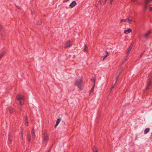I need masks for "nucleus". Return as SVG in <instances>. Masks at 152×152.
Returning a JSON list of instances; mask_svg holds the SVG:
<instances>
[{
  "label": "nucleus",
  "mask_w": 152,
  "mask_h": 152,
  "mask_svg": "<svg viewBox=\"0 0 152 152\" xmlns=\"http://www.w3.org/2000/svg\"><path fill=\"white\" fill-rule=\"evenodd\" d=\"M17 99L20 101V104L22 105L24 104V97L23 95L21 94H18L16 96Z\"/></svg>",
  "instance_id": "nucleus-1"
},
{
  "label": "nucleus",
  "mask_w": 152,
  "mask_h": 152,
  "mask_svg": "<svg viewBox=\"0 0 152 152\" xmlns=\"http://www.w3.org/2000/svg\"><path fill=\"white\" fill-rule=\"evenodd\" d=\"M82 83L83 80L81 79L77 80L75 82V85L77 86L78 88L80 90L82 89Z\"/></svg>",
  "instance_id": "nucleus-2"
},
{
  "label": "nucleus",
  "mask_w": 152,
  "mask_h": 152,
  "mask_svg": "<svg viewBox=\"0 0 152 152\" xmlns=\"http://www.w3.org/2000/svg\"><path fill=\"white\" fill-rule=\"evenodd\" d=\"M43 143L46 144L47 141L48 140V136L47 134L46 133H45L43 134Z\"/></svg>",
  "instance_id": "nucleus-3"
},
{
  "label": "nucleus",
  "mask_w": 152,
  "mask_h": 152,
  "mask_svg": "<svg viewBox=\"0 0 152 152\" xmlns=\"http://www.w3.org/2000/svg\"><path fill=\"white\" fill-rule=\"evenodd\" d=\"M152 0H145V5L144 7V11L147 10V6L148 4Z\"/></svg>",
  "instance_id": "nucleus-4"
},
{
  "label": "nucleus",
  "mask_w": 152,
  "mask_h": 152,
  "mask_svg": "<svg viewBox=\"0 0 152 152\" xmlns=\"http://www.w3.org/2000/svg\"><path fill=\"white\" fill-rule=\"evenodd\" d=\"M92 80H93L94 82V85L93 86V87L91 89V90L90 92V93H89V95H91V94H93V92L94 91V86H95V79L94 78H93V79H92Z\"/></svg>",
  "instance_id": "nucleus-5"
},
{
  "label": "nucleus",
  "mask_w": 152,
  "mask_h": 152,
  "mask_svg": "<svg viewBox=\"0 0 152 152\" xmlns=\"http://www.w3.org/2000/svg\"><path fill=\"white\" fill-rule=\"evenodd\" d=\"M72 45V43L70 41L66 43L65 47L68 48L70 47Z\"/></svg>",
  "instance_id": "nucleus-6"
},
{
  "label": "nucleus",
  "mask_w": 152,
  "mask_h": 152,
  "mask_svg": "<svg viewBox=\"0 0 152 152\" xmlns=\"http://www.w3.org/2000/svg\"><path fill=\"white\" fill-rule=\"evenodd\" d=\"M76 4V3L75 1H73L70 4V6L72 8L75 6Z\"/></svg>",
  "instance_id": "nucleus-7"
},
{
  "label": "nucleus",
  "mask_w": 152,
  "mask_h": 152,
  "mask_svg": "<svg viewBox=\"0 0 152 152\" xmlns=\"http://www.w3.org/2000/svg\"><path fill=\"white\" fill-rule=\"evenodd\" d=\"M132 31V30L131 28H129L127 30L124 31V33L126 34H128Z\"/></svg>",
  "instance_id": "nucleus-8"
},
{
  "label": "nucleus",
  "mask_w": 152,
  "mask_h": 152,
  "mask_svg": "<svg viewBox=\"0 0 152 152\" xmlns=\"http://www.w3.org/2000/svg\"><path fill=\"white\" fill-rule=\"evenodd\" d=\"M61 120V118H59L57 119L56 122V124L55 126V127L57 126L58 125V124L59 123Z\"/></svg>",
  "instance_id": "nucleus-9"
},
{
  "label": "nucleus",
  "mask_w": 152,
  "mask_h": 152,
  "mask_svg": "<svg viewBox=\"0 0 152 152\" xmlns=\"http://www.w3.org/2000/svg\"><path fill=\"white\" fill-rule=\"evenodd\" d=\"M83 51L86 52H88V46L87 45H85V48L83 49Z\"/></svg>",
  "instance_id": "nucleus-10"
},
{
  "label": "nucleus",
  "mask_w": 152,
  "mask_h": 152,
  "mask_svg": "<svg viewBox=\"0 0 152 152\" xmlns=\"http://www.w3.org/2000/svg\"><path fill=\"white\" fill-rule=\"evenodd\" d=\"M8 110L9 111L10 114H12L13 113V111L12 108L11 107H9L8 108Z\"/></svg>",
  "instance_id": "nucleus-11"
},
{
  "label": "nucleus",
  "mask_w": 152,
  "mask_h": 152,
  "mask_svg": "<svg viewBox=\"0 0 152 152\" xmlns=\"http://www.w3.org/2000/svg\"><path fill=\"white\" fill-rule=\"evenodd\" d=\"M150 129L148 128L146 129L144 131V133L145 134H147L149 131Z\"/></svg>",
  "instance_id": "nucleus-12"
},
{
  "label": "nucleus",
  "mask_w": 152,
  "mask_h": 152,
  "mask_svg": "<svg viewBox=\"0 0 152 152\" xmlns=\"http://www.w3.org/2000/svg\"><path fill=\"white\" fill-rule=\"evenodd\" d=\"M32 132V137H33V138L34 139L35 137V133L34 132V129L33 128L31 130Z\"/></svg>",
  "instance_id": "nucleus-13"
},
{
  "label": "nucleus",
  "mask_w": 152,
  "mask_h": 152,
  "mask_svg": "<svg viewBox=\"0 0 152 152\" xmlns=\"http://www.w3.org/2000/svg\"><path fill=\"white\" fill-rule=\"evenodd\" d=\"M27 137H28V141L29 142H30L31 140V135L29 134H28V135H27Z\"/></svg>",
  "instance_id": "nucleus-14"
},
{
  "label": "nucleus",
  "mask_w": 152,
  "mask_h": 152,
  "mask_svg": "<svg viewBox=\"0 0 152 152\" xmlns=\"http://www.w3.org/2000/svg\"><path fill=\"white\" fill-rule=\"evenodd\" d=\"M127 21L128 22V23H131V22L132 21V19H130L129 18H127Z\"/></svg>",
  "instance_id": "nucleus-15"
},
{
  "label": "nucleus",
  "mask_w": 152,
  "mask_h": 152,
  "mask_svg": "<svg viewBox=\"0 0 152 152\" xmlns=\"http://www.w3.org/2000/svg\"><path fill=\"white\" fill-rule=\"evenodd\" d=\"M93 151L94 152H98L97 148L95 146H94V147Z\"/></svg>",
  "instance_id": "nucleus-16"
},
{
  "label": "nucleus",
  "mask_w": 152,
  "mask_h": 152,
  "mask_svg": "<svg viewBox=\"0 0 152 152\" xmlns=\"http://www.w3.org/2000/svg\"><path fill=\"white\" fill-rule=\"evenodd\" d=\"M127 21V18L125 19H122L121 20V22H125Z\"/></svg>",
  "instance_id": "nucleus-17"
},
{
  "label": "nucleus",
  "mask_w": 152,
  "mask_h": 152,
  "mask_svg": "<svg viewBox=\"0 0 152 152\" xmlns=\"http://www.w3.org/2000/svg\"><path fill=\"white\" fill-rule=\"evenodd\" d=\"M9 137L8 138V140H9V143L10 144L11 143V139L10 137V135L9 134Z\"/></svg>",
  "instance_id": "nucleus-18"
},
{
  "label": "nucleus",
  "mask_w": 152,
  "mask_h": 152,
  "mask_svg": "<svg viewBox=\"0 0 152 152\" xmlns=\"http://www.w3.org/2000/svg\"><path fill=\"white\" fill-rule=\"evenodd\" d=\"M149 35V34L148 33V32H147V33L145 34L143 36L145 37H147Z\"/></svg>",
  "instance_id": "nucleus-19"
},
{
  "label": "nucleus",
  "mask_w": 152,
  "mask_h": 152,
  "mask_svg": "<svg viewBox=\"0 0 152 152\" xmlns=\"http://www.w3.org/2000/svg\"><path fill=\"white\" fill-rule=\"evenodd\" d=\"M109 54V53H107V54L106 55H105L104 57L103 60H104L106 57H107L108 56Z\"/></svg>",
  "instance_id": "nucleus-20"
},
{
  "label": "nucleus",
  "mask_w": 152,
  "mask_h": 152,
  "mask_svg": "<svg viewBox=\"0 0 152 152\" xmlns=\"http://www.w3.org/2000/svg\"><path fill=\"white\" fill-rule=\"evenodd\" d=\"M131 50V49L130 48H128V51H127V53L128 55H129V53L130 52V51Z\"/></svg>",
  "instance_id": "nucleus-21"
},
{
  "label": "nucleus",
  "mask_w": 152,
  "mask_h": 152,
  "mask_svg": "<svg viewBox=\"0 0 152 152\" xmlns=\"http://www.w3.org/2000/svg\"><path fill=\"white\" fill-rule=\"evenodd\" d=\"M6 53V50H4L3 52L1 53V54H2V55H4V54Z\"/></svg>",
  "instance_id": "nucleus-22"
},
{
  "label": "nucleus",
  "mask_w": 152,
  "mask_h": 152,
  "mask_svg": "<svg viewBox=\"0 0 152 152\" xmlns=\"http://www.w3.org/2000/svg\"><path fill=\"white\" fill-rule=\"evenodd\" d=\"M145 50L143 51L141 54H140V57H141L142 56V55H143L144 53L145 52Z\"/></svg>",
  "instance_id": "nucleus-23"
},
{
  "label": "nucleus",
  "mask_w": 152,
  "mask_h": 152,
  "mask_svg": "<svg viewBox=\"0 0 152 152\" xmlns=\"http://www.w3.org/2000/svg\"><path fill=\"white\" fill-rule=\"evenodd\" d=\"M24 119H25V121H27L28 118H27V117L26 116L25 117Z\"/></svg>",
  "instance_id": "nucleus-24"
},
{
  "label": "nucleus",
  "mask_w": 152,
  "mask_h": 152,
  "mask_svg": "<svg viewBox=\"0 0 152 152\" xmlns=\"http://www.w3.org/2000/svg\"><path fill=\"white\" fill-rule=\"evenodd\" d=\"M28 121H25V126H28Z\"/></svg>",
  "instance_id": "nucleus-25"
},
{
  "label": "nucleus",
  "mask_w": 152,
  "mask_h": 152,
  "mask_svg": "<svg viewBox=\"0 0 152 152\" xmlns=\"http://www.w3.org/2000/svg\"><path fill=\"white\" fill-rule=\"evenodd\" d=\"M21 138L22 139H23V133L22 131H21Z\"/></svg>",
  "instance_id": "nucleus-26"
},
{
  "label": "nucleus",
  "mask_w": 152,
  "mask_h": 152,
  "mask_svg": "<svg viewBox=\"0 0 152 152\" xmlns=\"http://www.w3.org/2000/svg\"><path fill=\"white\" fill-rule=\"evenodd\" d=\"M152 32V30H149L148 32V33L149 34L151 33Z\"/></svg>",
  "instance_id": "nucleus-27"
},
{
  "label": "nucleus",
  "mask_w": 152,
  "mask_h": 152,
  "mask_svg": "<svg viewBox=\"0 0 152 152\" xmlns=\"http://www.w3.org/2000/svg\"><path fill=\"white\" fill-rule=\"evenodd\" d=\"M132 46H133V45H132V44H131V45H130L129 47V48H130L131 49H132Z\"/></svg>",
  "instance_id": "nucleus-28"
},
{
  "label": "nucleus",
  "mask_w": 152,
  "mask_h": 152,
  "mask_svg": "<svg viewBox=\"0 0 152 152\" xmlns=\"http://www.w3.org/2000/svg\"><path fill=\"white\" fill-rule=\"evenodd\" d=\"M119 75H118L117 77H116V80H118V78H119Z\"/></svg>",
  "instance_id": "nucleus-29"
},
{
  "label": "nucleus",
  "mask_w": 152,
  "mask_h": 152,
  "mask_svg": "<svg viewBox=\"0 0 152 152\" xmlns=\"http://www.w3.org/2000/svg\"><path fill=\"white\" fill-rule=\"evenodd\" d=\"M137 0H132V1L133 2H135L136 1H137Z\"/></svg>",
  "instance_id": "nucleus-30"
},
{
  "label": "nucleus",
  "mask_w": 152,
  "mask_h": 152,
  "mask_svg": "<svg viewBox=\"0 0 152 152\" xmlns=\"http://www.w3.org/2000/svg\"><path fill=\"white\" fill-rule=\"evenodd\" d=\"M117 80H116V81H115V83H114V85L115 86V84L116 83H117Z\"/></svg>",
  "instance_id": "nucleus-31"
},
{
  "label": "nucleus",
  "mask_w": 152,
  "mask_h": 152,
  "mask_svg": "<svg viewBox=\"0 0 152 152\" xmlns=\"http://www.w3.org/2000/svg\"><path fill=\"white\" fill-rule=\"evenodd\" d=\"M107 1V0H105L104 1V4H105L106 3Z\"/></svg>",
  "instance_id": "nucleus-32"
},
{
  "label": "nucleus",
  "mask_w": 152,
  "mask_h": 152,
  "mask_svg": "<svg viewBox=\"0 0 152 152\" xmlns=\"http://www.w3.org/2000/svg\"><path fill=\"white\" fill-rule=\"evenodd\" d=\"M2 27L0 25V30H1V29H2Z\"/></svg>",
  "instance_id": "nucleus-33"
},
{
  "label": "nucleus",
  "mask_w": 152,
  "mask_h": 152,
  "mask_svg": "<svg viewBox=\"0 0 152 152\" xmlns=\"http://www.w3.org/2000/svg\"><path fill=\"white\" fill-rule=\"evenodd\" d=\"M113 0H111L110 1V4H112V2L113 1Z\"/></svg>",
  "instance_id": "nucleus-34"
},
{
  "label": "nucleus",
  "mask_w": 152,
  "mask_h": 152,
  "mask_svg": "<svg viewBox=\"0 0 152 152\" xmlns=\"http://www.w3.org/2000/svg\"><path fill=\"white\" fill-rule=\"evenodd\" d=\"M69 0H65L64 1H63V2L64 3V2H66V1H68Z\"/></svg>",
  "instance_id": "nucleus-35"
},
{
  "label": "nucleus",
  "mask_w": 152,
  "mask_h": 152,
  "mask_svg": "<svg viewBox=\"0 0 152 152\" xmlns=\"http://www.w3.org/2000/svg\"><path fill=\"white\" fill-rule=\"evenodd\" d=\"M114 86H114V85H113V86H112V88H112V89H113V88H114Z\"/></svg>",
  "instance_id": "nucleus-36"
},
{
  "label": "nucleus",
  "mask_w": 152,
  "mask_h": 152,
  "mask_svg": "<svg viewBox=\"0 0 152 152\" xmlns=\"http://www.w3.org/2000/svg\"><path fill=\"white\" fill-rule=\"evenodd\" d=\"M101 1H102V0H99V2H100V3H101Z\"/></svg>",
  "instance_id": "nucleus-37"
},
{
  "label": "nucleus",
  "mask_w": 152,
  "mask_h": 152,
  "mask_svg": "<svg viewBox=\"0 0 152 152\" xmlns=\"http://www.w3.org/2000/svg\"><path fill=\"white\" fill-rule=\"evenodd\" d=\"M150 11H152V7H151L150 8Z\"/></svg>",
  "instance_id": "nucleus-38"
},
{
  "label": "nucleus",
  "mask_w": 152,
  "mask_h": 152,
  "mask_svg": "<svg viewBox=\"0 0 152 152\" xmlns=\"http://www.w3.org/2000/svg\"><path fill=\"white\" fill-rule=\"evenodd\" d=\"M31 13L32 14H34V12H31Z\"/></svg>",
  "instance_id": "nucleus-39"
},
{
  "label": "nucleus",
  "mask_w": 152,
  "mask_h": 152,
  "mask_svg": "<svg viewBox=\"0 0 152 152\" xmlns=\"http://www.w3.org/2000/svg\"><path fill=\"white\" fill-rule=\"evenodd\" d=\"M38 24V25H40L41 24V23L40 22L39 23H38V24Z\"/></svg>",
  "instance_id": "nucleus-40"
},
{
  "label": "nucleus",
  "mask_w": 152,
  "mask_h": 152,
  "mask_svg": "<svg viewBox=\"0 0 152 152\" xmlns=\"http://www.w3.org/2000/svg\"><path fill=\"white\" fill-rule=\"evenodd\" d=\"M73 57H74V58H75V55H74L73 56Z\"/></svg>",
  "instance_id": "nucleus-41"
},
{
  "label": "nucleus",
  "mask_w": 152,
  "mask_h": 152,
  "mask_svg": "<svg viewBox=\"0 0 152 152\" xmlns=\"http://www.w3.org/2000/svg\"><path fill=\"white\" fill-rule=\"evenodd\" d=\"M126 60V58L124 60V62Z\"/></svg>",
  "instance_id": "nucleus-42"
},
{
  "label": "nucleus",
  "mask_w": 152,
  "mask_h": 152,
  "mask_svg": "<svg viewBox=\"0 0 152 152\" xmlns=\"http://www.w3.org/2000/svg\"><path fill=\"white\" fill-rule=\"evenodd\" d=\"M121 72H120L119 74L118 75H120V74H121Z\"/></svg>",
  "instance_id": "nucleus-43"
},
{
  "label": "nucleus",
  "mask_w": 152,
  "mask_h": 152,
  "mask_svg": "<svg viewBox=\"0 0 152 152\" xmlns=\"http://www.w3.org/2000/svg\"><path fill=\"white\" fill-rule=\"evenodd\" d=\"M50 150H49L48 152H50Z\"/></svg>",
  "instance_id": "nucleus-44"
},
{
  "label": "nucleus",
  "mask_w": 152,
  "mask_h": 152,
  "mask_svg": "<svg viewBox=\"0 0 152 152\" xmlns=\"http://www.w3.org/2000/svg\"><path fill=\"white\" fill-rule=\"evenodd\" d=\"M151 135L152 136V133H151Z\"/></svg>",
  "instance_id": "nucleus-45"
}]
</instances>
